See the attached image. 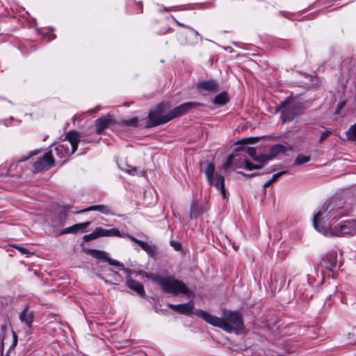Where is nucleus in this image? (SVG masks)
I'll use <instances>...</instances> for the list:
<instances>
[{
  "label": "nucleus",
  "instance_id": "obj_1",
  "mask_svg": "<svg viewBox=\"0 0 356 356\" xmlns=\"http://www.w3.org/2000/svg\"><path fill=\"white\" fill-rule=\"evenodd\" d=\"M334 213L332 204L325 202L322 209L314 216L313 225L316 230L325 236H344L356 233V220L354 219L343 220L332 227V223L327 222V220L332 218V220L337 222L339 218Z\"/></svg>",
  "mask_w": 356,
  "mask_h": 356
},
{
  "label": "nucleus",
  "instance_id": "obj_2",
  "mask_svg": "<svg viewBox=\"0 0 356 356\" xmlns=\"http://www.w3.org/2000/svg\"><path fill=\"white\" fill-rule=\"evenodd\" d=\"M195 313L207 323L220 327L227 332H238L244 330L243 316L240 312L224 310L222 318L213 316L202 309L196 310Z\"/></svg>",
  "mask_w": 356,
  "mask_h": 356
},
{
  "label": "nucleus",
  "instance_id": "obj_3",
  "mask_svg": "<svg viewBox=\"0 0 356 356\" xmlns=\"http://www.w3.org/2000/svg\"><path fill=\"white\" fill-rule=\"evenodd\" d=\"M154 280L161 286L163 290L166 293H170L175 296L177 294H184L188 298L193 296V293L183 282L172 277H162L156 276L154 277Z\"/></svg>",
  "mask_w": 356,
  "mask_h": 356
},
{
  "label": "nucleus",
  "instance_id": "obj_4",
  "mask_svg": "<svg viewBox=\"0 0 356 356\" xmlns=\"http://www.w3.org/2000/svg\"><path fill=\"white\" fill-rule=\"evenodd\" d=\"M304 107L302 103L293 99L288 98L279 105L277 110L281 112V118L283 122H286L292 121L300 115Z\"/></svg>",
  "mask_w": 356,
  "mask_h": 356
},
{
  "label": "nucleus",
  "instance_id": "obj_5",
  "mask_svg": "<svg viewBox=\"0 0 356 356\" xmlns=\"http://www.w3.org/2000/svg\"><path fill=\"white\" fill-rule=\"evenodd\" d=\"M205 164L204 174L207 182L210 185L214 186L217 190L220 191L224 199L227 198L224 176L218 173L214 175L215 165L213 163L206 162Z\"/></svg>",
  "mask_w": 356,
  "mask_h": 356
},
{
  "label": "nucleus",
  "instance_id": "obj_6",
  "mask_svg": "<svg viewBox=\"0 0 356 356\" xmlns=\"http://www.w3.org/2000/svg\"><path fill=\"white\" fill-rule=\"evenodd\" d=\"M166 108V104L161 103L154 110L150 111L148 114L149 122L146 127L151 128L169 122L168 115L163 114Z\"/></svg>",
  "mask_w": 356,
  "mask_h": 356
},
{
  "label": "nucleus",
  "instance_id": "obj_7",
  "mask_svg": "<svg viewBox=\"0 0 356 356\" xmlns=\"http://www.w3.org/2000/svg\"><path fill=\"white\" fill-rule=\"evenodd\" d=\"M54 164V159L52 151L46 152L42 157L33 163L34 172H40L51 168Z\"/></svg>",
  "mask_w": 356,
  "mask_h": 356
},
{
  "label": "nucleus",
  "instance_id": "obj_8",
  "mask_svg": "<svg viewBox=\"0 0 356 356\" xmlns=\"http://www.w3.org/2000/svg\"><path fill=\"white\" fill-rule=\"evenodd\" d=\"M204 104L196 102H190L184 103L171 110L168 115V120L185 115L189 110L197 108L199 106H203Z\"/></svg>",
  "mask_w": 356,
  "mask_h": 356
},
{
  "label": "nucleus",
  "instance_id": "obj_9",
  "mask_svg": "<svg viewBox=\"0 0 356 356\" xmlns=\"http://www.w3.org/2000/svg\"><path fill=\"white\" fill-rule=\"evenodd\" d=\"M169 308L172 309L174 312L184 315H190L194 309V302L193 300H190L187 303L184 304H168Z\"/></svg>",
  "mask_w": 356,
  "mask_h": 356
},
{
  "label": "nucleus",
  "instance_id": "obj_10",
  "mask_svg": "<svg viewBox=\"0 0 356 356\" xmlns=\"http://www.w3.org/2000/svg\"><path fill=\"white\" fill-rule=\"evenodd\" d=\"M114 124V120L111 115L99 118L95 121V128L97 134H102L104 130Z\"/></svg>",
  "mask_w": 356,
  "mask_h": 356
},
{
  "label": "nucleus",
  "instance_id": "obj_11",
  "mask_svg": "<svg viewBox=\"0 0 356 356\" xmlns=\"http://www.w3.org/2000/svg\"><path fill=\"white\" fill-rule=\"evenodd\" d=\"M236 150L247 153L251 158L259 163H264L266 161L267 156L265 154L257 156L254 147L241 146L238 147Z\"/></svg>",
  "mask_w": 356,
  "mask_h": 356
},
{
  "label": "nucleus",
  "instance_id": "obj_12",
  "mask_svg": "<svg viewBox=\"0 0 356 356\" xmlns=\"http://www.w3.org/2000/svg\"><path fill=\"white\" fill-rule=\"evenodd\" d=\"M91 211H99L105 215H111V216L115 215V213L113 211V209L111 208V207H109L108 205H105V204H98V205L90 206V207H88L86 209H83L79 211V213H82Z\"/></svg>",
  "mask_w": 356,
  "mask_h": 356
},
{
  "label": "nucleus",
  "instance_id": "obj_13",
  "mask_svg": "<svg viewBox=\"0 0 356 356\" xmlns=\"http://www.w3.org/2000/svg\"><path fill=\"white\" fill-rule=\"evenodd\" d=\"M90 224V222L75 224L70 227H67V228L62 229L60 232L59 234L63 235V234H70V233L75 234L79 232H85L86 229L89 226Z\"/></svg>",
  "mask_w": 356,
  "mask_h": 356
},
{
  "label": "nucleus",
  "instance_id": "obj_14",
  "mask_svg": "<svg viewBox=\"0 0 356 356\" xmlns=\"http://www.w3.org/2000/svg\"><path fill=\"white\" fill-rule=\"evenodd\" d=\"M218 84L216 81L209 79L207 81H200L197 83V88L204 91L212 92L216 91Z\"/></svg>",
  "mask_w": 356,
  "mask_h": 356
},
{
  "label": "nucleus",
  "instance_id": "obj_15",
  "mask_svg": "<svg viewBox=\"0 0 356 356\" xmlns=\"http://www.w3.org/2000/svg\"><path fill=\"white\" fill-rule=\"evenodd\" d=\"M54 152L59 159H63L61 163H63L67 159L68 156L72 154L68 146L63 144L56 145L54 148Z\"/></svg>",
  "mask_w": 356,
  "mask_h": 356
},
{
  "label": "nucleus",
  "instance_id": "obj_16",
  "mask_svg": "<svg viewBox=\"0 0 356 356\" xmlns=\"http://www.w3.org/2000/svg\"><path fill=\"white\" fill-rule=\"evenodd\" d=\"M66 138L70 142L71 145V154H74L78 148V144L80 141L79 134L76 131H70L67 133Z\"/></svg>",
  "mask_w": 356,
  "mask_h": 356
},
{
  "label": "nucleus",
  "instance_id": "obj_17",
  "mask_svg": "<svg viewBox=\"0 0 356 356\" xmlns=\"http://www.w3.org/2000/svg\"><path fill=\"white\" fill-rule=\"evenodd\" d=\"M33 318V314L32 312L29 310L28 306H26L19 314L20 321L26 323L29 327L32 326Z\"/></svg>",
  "mask_w": 356,
  "mask_h": 356
},
{
  "label": "nucleus",
  "instance_id": "obj_18",
  "mask_svg": "<svg viewBox=\"0 0 356 356\" xmlns=\"http://www.w3.org/2000/svg\"><path fill=\"white\" fill-rule=\"evenodd\" d=\"M291 147H288L283 145H275L270 150V153L266 154L267 156L266 161L273 159L274 157L278 156L281 153H284L287 150H291Z\"/></svg>",
  "mask_w": 356,
  "mask_h": 356
},
{
  "label": "nucleus",
  "instance_id": "obj_19",
  "mask_svg": "<svg viewBox=\"0 0 356 356\" xmlns=\"http://www.w3.org/2000/svg\"><path fill=\"white\" fill-rule=\"evenodd\" d=\"M127 285L130 289L136 291L140 296H143L145 294L143 285L140 282L131 278H127Z\"/></svg>",
  "mask_w": 356,
  "mask_h": 356
},
{
  "label": "nucleus",
  "instance_id": "obj_20",
  "mask_svg": "<svg viewBox=\"0 0 356 356\" xmlns=\"http://www.w3.org/2000/svg\"><path fill=\"white\" fill-rule=\"evenodd\" d=\"M337 257L335 253L327 254L324 259V264L327 269L332 270L337 266Z\"/></svg>",
  "mask_w": 356,
  "mask_h": 356
},
{
  "label": "nucleus",
  "instance_id": "obj_21",
  "mask_svg": "<svg viewBox=\"0 0 356 356\" xmlns=\"http://www.w3.org/2000/svg\"><path fill=\"white\" fill-rule=\"evenodd\" d=\"M88 252L89 254L96 258L97 259L108 262L109 265H111L110 261L113 260V259L108 257L106 256V253L102 250H89Z\"/></svg>",
  "mask_w": 356,
  "mask_h": 356
},
{
  "label": "nucleus",
  "instance_id": "obj_22",
  "mask_svg": "<svg viewBox=\"0 0 356 356\" xmlns=\"http://www.w3.org/2000/svg\"><path fill=\"white\" fill-rule=\"evenodd\" d=\"M172 18H173L174 22L178 26H179L181 27H184V28L188 29L190 31H191L194 33L195 38L193 39V41L188 42V44H197L199 41L202 40V37L200 36V34H199V33L197 31H195L192 27H191V26H189L188 25H186V24H184L183 23L179 22L174 17H172Z\"/></svg>",
  "mask_w": 356,
  "mask_h": 356
},
{
  "label": "nucleus",
  "instance_id": "obj_23",
  "mask_svg": "<svg viewBox=\"0 0 356 356\" xmlns=\"http://www.w3.org/2000/svg\"><path fill=\"white\" fill-rule=\"evenodd\" d=\"M97 228L98 230L99 237L111 236H120V232L118 229L113 228V229H105L102 227H97Z\"/></svg>",
  "mask_w": 356,
  "mask_h": 356
},
{
  "label": "nucleus",
  "instance_id": "obj_24",
  "mask_svg": "<svg viewBox=\"0 0 356 356\" xmlns=\"http://www.w3.org/2000/svg\"><path fill=\"white\" fill-rule=\"evenodd\" d=\"M203 213L202 207L199 206L196 202H193L190 207V218H196L198 216Z\"/></svg>",
  "mask_w": 356,
  "mask_h": 356
},
{
  "label": "nucleus",
  "instance_id": "obj_25",
  "mask_svg": "<svg viewBox=\"0 0 356 356\" xmlns=\"http://www.w3.org/2000/svg\"><path fill=\"white\" fill-rule=\"evenodd\" d=\"M229 101V96L226 92H222L216 95L213 99V103L219 106L226 104Z\"/></svg>",
  "mask_w": 356,
  "mask_h": 356
},
{
  "label": "nucleus",
  "instance_id": "obj_26",
  "mask_svg": "<svg viewBox=\"0 0 356 356\" xmlns=\"http://www.w3.org/2000/svg\"><path fill=\"white\" fill-rule=\"evenodd\" d=\"M232 165H235L236 168H241V165H238L234 161V155L230 154L228 157L225 163L222 165V169L225 171L228 170Z\"/></svg>",
  "mask_w": 356,
  "mask_h": 356
},
{
  "label": "nucleus",
  "instance_id": "obj_27",
  "mask_svg": "<svg viewBox=\"0 0 356 356\" xmlns=\"http://www.w3.org/2000/svg\"><path fill=\"white\" fill-rule=\"evenodd\" d=\"M311 159L309 156H305L302 154H300L298 155L296 159L294 161L293 165L296 166L301 165L304 163L309 162Z\"/></svg>",
  "mask_w": 356,
  "mask_h": 356
},
{
  "label": "nucleus",
  "instance_id": "obj_28",
  "mask_svg": "<svg viewBox=\"0 0 356 356\" xmlns=\"http://www.w3.org/2000/svg\"><path fill=\"white\" fill-rule=\"evenodd\" d=\"M111 266H116L119 270L124 271L127 275L128 278H131V270L128 268H124V264L117 260L110 261Z\"/></svg>",
  "mask_w": 356,
  "mask_h": 356
},
{
  "label": "nucleus",
  "instance_id": "obj_29",
  "mask_svg": "<svg viewBox=\"0 0 356 356\" xmlns=\"http://www.w3.org/2000/svg\"><path fill=\"white\" fill-rule=\"evenodd\" d=\"M285 174H287V171H286V170H283V171H281V172H277L276 174H274L273 175V177H271V179H269L268 181H267L264 184V189L266 190V188L267 187L270 186L272 183L275 181L280 177H281L282 175H285Z\"/></svg>",
  "mask_w": 356,
  "mask_h": 356
},
{
  "label": "nucleus",
  "instance_id": "obj_30",
  "mask_svg": "<svg viewBox=\"0 0 356 356\" xmlns=\"http://www.w3.org/2000/svg\"><path fill=\"white\" fill-rule=\"evenodd\" d=\"M349 140L356 142V123L351 125L346 132Z\"/></svg>",
  "mask_w": 356,
  "mask_h": 356
},
{
  "label": "nucleus",
  "instance_id": "obj_31",
  "mask_svg": "<svg viewBox=\"0 0 356 356\" xmlns=\"http://www.w3.org/2000/svg\"><path fill=\"white\" fill-rule=\"evenodd\" d=\"M99 237L97 228H96L92 233L85 235L83 240L86 242L94 240Z\"/></svg>",
  "mask_w": 356,
  "mask_h": 356
},
{
  "label": "nucleus",
  "instance_id": "obj_32",
  "mask_svg": "<svg viewBox=\"0 0 356 356\" xmlns=\"http://www.w3.org/2000/svg\"><path fill=\"white\" fill-rule=\"evenodd\" d=\"M245 162V167L248 170H253V169H259L262 167V164L261 165H254L252 164L250 161H248L247 159H244Z\"/></svg>",
  "mask_w": 356,
  "mask_h": 356
},
{
  "label": "nucleus",
  "instance_id": "obj_33",
  "mask_svg": "<svg viewBox=\"0 0 356 356\" xmlns=\"http://www.w3.org/2000/svg\"><path fill=\"white\" fill-rule=\"evenodd\" d=\"M12 334H13V343H12V344L10 345V346L9 348V351H10L11 350H14L15 349V348L17 345V341H18V337H17V335L16 332L13 330L12 331Z\"/></svg>",
  "mask_w": 356,
  "mask_h": 356
},
{
  "label": "nucleus",
  "instance_id": "obj_34",
  "mask_svg": "<svg viewBox=\"0 0 356 356\" xmlns=\"http://www.w3.org/2000/svg\"><path fill=\"white\" fill-rule=\"evenodd\" d=\"M332 134L331 131L326 129L324 132L322 133L319 142L323 143L325 140H326L330 135Z\"/></svg>",
  "mask_w": 356,
  "mask_h": 356
},
{
  "label": "nucleus",
  "instance_id": "obj_35",
  "mask_svg": "<svg viewBox=\"0 0 356 356\" xmlns=\"http://www.w3.org/2000/svg\"><path fill=\"white\" fill-rule=\"evenodd\" d=\"M66 216H67V211L65 210V209H63L60 213H59V217L60 218V224H63L64 222L66 220Z\"/></svg>",
  "mask_w": 356,
  "mask_h": 356
},
{
  "label": "nucleus",
  "instance_id": "obj_36",
  "mask_svg": "<svg viewBox=\"0 0 356 356\" xmlns=\"http://www.w3.org/2000/svg\"><path fill=\"white\" fill-rule=\"evenodd\" d=\"M138 122V119L137 118H131L129 120H127L124 122V124L126 125H129V126H136V123Z\"/></svg>",
  "mask_w": 356,
  "mask_h": 356
},
{
  "label": "nucleus",
  "instance_id": "obj_37",
  "mask_svg": "<svg viewBox=\"0 0 356 356\" xmlns=\"http://www.w3.org/2000/svg\"><path fill=\"white\" fill-rule=\"evenodd\" d=\"M40 152V150H35L31 152H30L29 155L28 156H25L24 158H22L20 161H26L28 159L31 158V156L38 154Z\"/></svg>",
  "mask_w": 356,
  "mask_h": 356
},
{
  "label": "nucleus",
  "instance_id": "obj_38",
  "mask_svg": "<svg viewBox=\"0 0 356 356\" xmlns=\"http://www.w3.org/2000/svg\"><path fill=\"white\" fill-rule=\"evenodd\" d=\"M137 172V169L135 167H130L126 170V172L131 175H134Z\"/></svg>",
  "mask_w": 356,
  "mask_h": 356
},
{
  "label": "nucleus",
  "instance_id": "obj_39",
  "mask_svg": "<svg viewBox=\"0 0 356 356\" xmlns=\"http://www.w3.org/2000/svg\"><path fill=\"white\" fill-rule=\"evenodd\" d=\"M13 247L17 249L20 252H22L23 254H26L28 252L26 248H24L22 246L17 245H14Z\"/></svg>",
  "mask_w": 356,
  "mask_h": 356
},
{
  "label": "nucleus",
  "instance_id": "obj_40",
  "mask_svg": "<svg viewBox=\"0 0 356 356\" xmlns=\"http://www.w3.org/2000/svg\"><path fill=\"white\" fill-rule=\"evenodd\" d=\"M239 174H241V175L244 176V177H247L248 178H251V177H253L255 174H248V175H246L245 173H243V172H238Z\"/></svg>",
  "mask_w": 356,
  "mask_h": 356
},
{
  "label": "nucleus",
  "instance_id": "obj_41",
  "mask_svg": "<svg viewBox=\"0 0 356 356\" xmlns=\"http://www.w3.org/2000/svg\"><path fill=\"white\" fill-rule=\"evenodd\" d=\"M137 6L139 9V13H142L143 12V3L141 1H138Z\"/></svg>",
  "mask_w": 356,
  "mask_h": 356
},
{
  "label": "nucleus",
  "instance_id": "obj_42",
  "mask_svg": "<svg viewBox=\"0 0 356 356\" xmlns=\"http://www.w3.org/2000/svg\"><path fill=\"white\" fill-rule=\"evenodd\" d=\"M252 140V138H245V139H243L242 140H241L240 142H238V143H248L249 140Z\"/></svg>",
  "mask_w": 356,
  "mask_h": 356
},
{
  "label": "nucleus",
  "instance_id": "obj_43",
  "mask_svg": "<svg viewBox=\"0 0 356 356\" xmlns=\"http://www.w3.org/2000/svg\"><path fill=\"white\" fill-rule=\"evenodd\" d=\"M172 8H173V7H164L163 10L164 11H165V12H168V11H170V10H172Z\"/></svg>",
  "mask_w": 356,
  "mask_h": 356
},
{
  "label": "nucleus",
  "instance_id": "obj_44",
  "mask_svg": "<svg viewBox=\"0 0 356 356\" xmlns=\"http://www.w3.org/2000/svg\"><path fill=\"white\" fill-rule=\"evenodd\" d=\"M0 346H1V348L3 350V339L1 340V341L0 343Z\"/></svg>",
  "mask_w": 356,
  "mask_h": 356
},
{
  "label": "nucleus",
  "instance_id": "obj_45",
  "mask_svg": "<svg viewBox=\"0 0 356 356\" xmlns=\"http://www.w3.org/2000/svg\"><path fill=\"white\" fill-rule=\"evenodd\" d=\"M113 273H114L116 276L120 277V274H119L118 272H116V271H113Z\"/></svg>",
  "mask_w": 356,
  "mask_h": 356
},
{
  "label": "nucleus",
  "instance_id": "obj_46",
  "mask_svg": "<svg viewBox=\"0 0 356 356\" xmlns=\"http://www.w3.org/2000/svg\"><path fill=\"white\" fill-rule=\"evenodd\" d=\"M104 280V282H105L106 283L111 284V282H108V280Z\"/></svg>",
  "mask_w": 356,
  "mask_h": 356
}]
</instances>
